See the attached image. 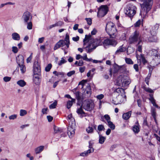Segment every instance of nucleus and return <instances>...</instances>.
Returning a JSON list of instances; mask_svg holds the SVG:
<instances>
[{
  "instance_id": "1",
  "label": "nucleus",
  "mask_w": 160,
  "mask_h": 160,
  "mask_svg": "<svg viewBox=\"0 0 160 160\" xmlns=\"http://www.w3.org/2000/svg\"><path fill=\"white\" fill-rule=\"evenodd\" d=\"M142 3L140 4L142 8L140 14L145 17L151 10L153 3V0H139Z\"/></svg>"
},
{
  "instance_id": "2",
  "label": "nucleus",
  "mask_w": 160,
  "mask_h": 160,
  "mask_svg": "<svg viewBox=\"0 0 160 160\" xmlns=\"http://www.w3.org/2000/svg\"><path fill=\"white\" fill-rule=\"evenodd\" d=\"M103 37H101L98 39H95V41L92 43H89L87 46L85 47L86 51L87 53H90L92 52L93 50L98 46L103 45Z\"/></svg>"
},
{
  "instance_id": "3",
  "label": "nucleus",
  "mask_w": 160,
  "mask_h": 160,
  "mask_svg": "<svg viewBox=\"0 0 160 160\" xmlns=\"http://www.w3.org/2000/svg\"><path fill=\"white\" fill-rule=\"evenodd\" d=\"M105 30L111 38H114L117 34V30L114 23L108 22L106 25Z\"/></svg>"
},
{
  "instance_id": "4",
  "label": "nucleus",
  "mask_w": 160,
  "mask_h": 160,
  "mask_svg": "<svg viewBox=\"0 0 160 160\" xmlns=\"http://www.w3.org/2000/svg\"><path fill=\"white\" fill-rule=\"evenodd\" d=\"M143 39L139 32L137 31H135L129 37L128 42L130 44H136L139 42L140 40H144Z\"/></svg>"
},
{
  "instance_id": "5",
  "label": "nucleus",
  "mask_w": 160,
  "mask_h": 160,
  "mask_svg": "<svg viewBox=\"0 0 160 160\" xmlns=\"http://www.w3.org/2000/svg\"><path fill=\"white\" fill-rule=\"evenodd\" d=\"M158 50V49H152L150 51L152 59L151 62L154 65H157L160 63V54Z\"/></svg>"
},
{
  "instance_id": "6",
  "label": "nucleus",
  "mask_w": 160,
  "mask_h": 160,
  "mask_svg": "<svg viewBox=\"0 0 160 160\" xmlns=\"http://www.w3.org/2000/svg\"><path fill=\"white\" fill-rule=\"evenodd\" d=\"M137 8L133 5L131 3L127 5L124 10L126 15L131 19L136 14Z\"/></svg>"
},
{
  "instance_id": "7",
  "label": "nucleus",
  "mask_w": 160,
  "mask_h": 160,
  "mask_svg": "<svg viewBox=\"0 0 160 160\" xmlns=\"http://www.w3.org/2000/svg\"><path fill=\"white\" fill-rule=\"evenodd\" d=\"M131 82L130 79H124L123 78L120 76L117 79L116 85L118 86L125 87L128 86Z\"/></svg>"
},
{
  "instance_id": "8",
  "label": "nucleus",
  "mask_w": 160,
  "mask_h": 160,
  "mask_svg": "<svg viewBox=\"0 0 160 160\" xmlns=\"http://www.w3.org/2000/svg\"><path fill=\"white\" fill-rule=\"evenodd\" d=\"M108 11V8L107 5H102L98 9V16L103 17L107 14Z\"/></svg>"
},
{
  "instance_id": "9",
  "label": "nucleus",
  "mask_w": 160,
  "mask_h": 160,
  "mask_svg": "<svg viewBox=\"0 0 160 160\" xmlns=\"http://www.w3.org/2000/svg\"><path fill=\"white\" fill-rule=\"evenodd\" d=\"M94 107V102L92 100L86 101L83 106V108L87 111L92 110L93 109Z\"/></svg>"
},
{
  "instance_id": "10",
  "label": "nucleus",
  "mask_w": 160,
  "mask_h": 160,
  "mask_svg": "<svg viewBox=\"0 0 160 160\" xmlns=\"http://www.w3.org/2000/svg\"><path fill=\"white\" fill-rule=\"evenodd\" d=\"M32 18L31 13L28 11H26L23 13L21 20L24 23H26L27 22L31 21Z\"/></svg>"
},
{
  "instance_id": "11",
  "label": "nucleus",
  "mask_w": 160,
  "mask_h": 160,
  "mask_svg": "<svg viewBox=\"0 0 160 160\" xmlns=\"http://www.w3.org/2000/svg\"><path fill=\"white\" fill-rule=\"evenodd\" d=\"M103 43V46L105 48L109 45L115 46L117 44V43L115 40L106 38H104Z\"/></svg>"
},
{
  "instance_id": "12",
  "label": "nucleus",
  "mask_w": 160,
  "mask_h": 160,
  "mask_svg": "<svg viewBox=\"0 0 160 160\" xmlns=\"http://www.w3.org/2000/svg\"><path fill=\"white\" fill-rule=\"evenodd\" d=\"M41 67L40 63L38 61L34 62L33 65V72L35 74H40Z\"/></svg>"
},
{
  "instance_id": "13",
  "label": "nucleus",
  "mask_w": 160,
  "mask_h": 160,
  "mask_svg": "<svg viewBox=\"0 0 160 160\" xmlns=\"http://www.w3.org/2000/svg\"><path fill=\"white\" fill-rule=\"evenodd\" d=\"M74 125L70 126L68 128L67 133L70 138H72L74 135L75 129L73 127Z\"/></svg>"
},
{
  "instance_id": "14",
  "label": "nucleus",
  "mask_w": 160,
  "mask_h": 160,
  "mask_svg": "<svg viewBox=\"0 0 160 160\" xmlns=\"http://www.w3.org/2000/svg\"><path fill=\"white\" fill-rule=\"evenodd\" d=\"M64 45H65V42L63 40H61L57 43L55 46L54 47L53 49L54 50H55L59 48L60 47H62Z\"/></svg>"
},
{
  "instance_id": "15",
  "label": "nucleus",
  "mask_w": 160,
  "mask_h": 160,
  "mask_svg": "<svg viewBox=\"0 0 160 160\" xmlns=\"http://www.w3.org/2000/svg\"><path fill=\"white\" fill-rule=\"evenodd\" d=\"M67 119L68 120L69 126L75 125V121L74 118L72 117V114H70L68 116Z\"/></svg>"
},
{
  "instance_id": "16",
  "label": "nucleus",
  "mask_w": 160,
  "mask_h": 160,
  "mask_svg": "<svg viewBox=\"0 0 160 160\" xmlns=\"http://www.w3.org/2000/svg\"><path fill=\"white\" fill-rule=\"evenodd\" d=\"M136 57L138 60H140V61L141 60L142 63L144 64H145L147 63V60L144 57V55L141 54L140 56L139 55L137 54L136 55Z\"/></svg>"
},
{
  "instance_id": "17",
  "label": "nucleus",
  "mask_w": 160,
  "mask_h": 160,
  "mask_svg": "<svg viewBox=\"0 0 160 160\" xmlns=\"http://www.w3.org/2000/svg\"><path fill=\"white\" fill-rule=\"evenodd\" d=\"M16 61L18 65L23 64L24 63V58L22 55H18L16 58Z\"/></svg>"
},
{
  "instance_id": "18",
  "label": "nucleus",
  "mask_w": 160,
  "mask_h": 160,
  "mask_svg": "<svg viewBox=\"0 0 160 160\" xmlns=\"http://www.w3.org/2000/svg\"><path fill=\"white\" fill-rule=\"evenodd\" d=\"M148 40L150 42H157L158 39L156 36L154 35V34H152L148 38Z\"/></svg>"
},
{
  "instance_id": "19",
  "label": "nucleus",
  "mask_w": 160,
  "mask_h": 160,
  "mask_svg": "<svg viewBox=\"0 0 160 160\" xmlns=\"http://www.w3.org/2000/svg\"><path fill=\"white\" fill-rule=\"evenodd\" d=\"M143 40H140L139 42H138V43L136 44V46L137 47V50L140 52H142V41Z\"/></svg>"
},
{
  "instance_id": "20",
  "label": "nucleus",
  "mask_w": 160,
  "mask_h": 160,
  "mask_svg": "<svg viewBox=\"0 0 160 160\" xmlns=\"http://www.w3.org/2000/svg\"><path fill=\"white\" fill-rule=\"evenodd\" d=\"M126 50V48L125 47H123V45H122L120 46L116 51L115 54H118L121 52H125Z\"/></svg>"
},
{
  "instance_id": "21",
  "label": "nucleus",
  "mask_w": 160,
  "mask_h": 160,
  "mask_svg": "<svg viewBox=\"0 0 160 160\" xmlns=\"http://www.w3.org/2000/svg\"><path fill=\"white\" fill-rule=\"evenodd\" d=\"M76 112L78 114L80 115V117L81 118L86 116L85 113L83 110L82 107L78 108Z\"/></svg>"
},
{
  "instance_id": "22",
  "label": "nucleus",
  "mask_w": 160,
  "mask_h": 160,
  "mask_svg": "<svg viewBox=\"0 0 160 160\" xmlns=\"http://www.w3.org/2000/svg\"><path fill=\"white\" fill-rule=\"evenodd\" d=\"M159 27L158 24H156L152 28V30H151V35L155 34L156 33V32L158 29Z\"/></svg>"
},
{
  "instance_id": "23",
  "label": "nucleus",
  "mask_w": 160,
  "mask_h": 160,
  "mask_svg": "<svg viewBox=\"0 0 160 160\" xmlns=\"http://www.w3.org/2000/svg\"><path fill=\"white\" fill-rule=\"evenodd\" d=\"M12 38L15 40L19 41L20 39L19 35L17 32H14L12 35Z\"/></svg>"
},
{
  "instance_id": "24",
  "label": "nucleus",
  "mask_w": 160,
  "mask_h": 160,
  "mask_svg": "<svg viewBox=\"0 0 160 160\" xmlns=\"http://www.w3.org/2000/svg\"><path fill=\"white\" fill-rule=\"evenodd\" d=\"M131 115V111H130L126 113H124L122 115V118L123 119L127 120L130 117Z\"/></svg>"
},
{
  "instance_id": "25",
  "label": "nucleus",
  "mask_w": 160,
  "mask_h": 160,
  "mask_svg": "<svg viewBox=\"0 0 160 160\" xmlns=\"http://www.w3.org/2000/svg\"><path fill=\"white\" fill-rule=\"evenodd\" d=\"M75 99H72L71 101L69 100L67 102V108L68 109H70L72 105L73 102H75Z\"/></svg>"
},
{
  "instance_id": "26",
  "label": "nucleus",
  "mask_w": 160,
  "mask_h": 160,
  "mask_svg": "<svg viewBox=\"0 0 160 160\" xmlns=\"http://www.w3.org/2000/svg\"><path fill=\"white\" fill-rule=\"evenodd\" d=\"M92 126V124H89V126L86 129V131L88 133H92L93 132L94 129Z\"/></svg>"
},
{
  "instance_id": "27",
  "label": "nucleus",
  "mask_w": 160,
  "mask_h": 160,
  "mask_svg": "<svg viewBox=\"0 0 160 160\" xmlns=\"http://www.w3.org/2000/svg\"><path fill=\"white\" fill-rule=\"evenodd\" d=\"M44 148V146H40L37 147L35 149V152L36 154H38L42 151Z\"/></svg>"
},
{
  "instance_id": "28",
  "label": "nucleus",
  "mask_w": 160,
  "mask_h": 160,
  "mask_svg": "<svg viewBox=\"0 0 160 160\" xmlns=\"http://www.w3.org/2000/svg\"><path fill=\"white\" fill-rule=\"evenodd\" d=\"M102 120L105 122L104 119L106 120L107 123L110 121V116L108 114L104 115L103 117L101 118Z\"/></svg>"
},
{
  "instance_id": "29",
  "label": "nucleus",
  "mask_w": 160,
  "mask_h": 160,
  "mask_svg": "<svg viewBox=\"0 0 160 160\" xmlns=\"http://www.w3.org/2000/svg\"><path fill=\"white\" fill-rule=\"evenodd\" d=\"M132 130L135 133H138L140 131V126L137 125H134L132 128Z\"/></svg>"
},
{
  "instance_id": "30",
  "label": "nucleus",
  "mask_w": 160,
  "mask_h": 160,
  "mask_svg": "<svg viewBox=\"0 0 160 160\" xmlns=\"http://www.w3.org/2000/svg\"><path fill=\"white\" fill-rule=\"evenodd\" d=\"M17 84L21 87H23L26 85V82L22 80L18 81L17 82Z\"/></svg>"
},
{
  "instance_id": "31",
  "label": "nucleus",
  "mask_w": 160,
  "mask_h": 160,
  "mask_svg": "<svg viewBox=\"0 0 160 160\" xmlns=\"http://www.w3.org/2000/svg\"><path fill=\"white\" fill-rule=\"evenodd\" d=\"M24 25H27V28L28 30H31L32 29V24L31 21L27 22L26 23H24Z\"/></svg>"
},
{
  "instance_id": "32",
  "label": "nucleus",
  "mask_w": 160,
  "mask_h": 160,
  "mask_svg": "<svg viewBox=\"0 0 160 160\" xmlns=\"http://www.w3.org/2000/svg\"><path fill=\"white\" fill-rule=\"evenodd\" d=\"M91 37L90 35H86L85 38L83 40V47H85L86 44L88 43V39H89Z\"/></svg>"
},
{
  "instance_id": "33",
  "label": "nucleus",
  "mask_w": 160,
  "mask_h": 160,
  "mask_svg": "<svg viewBox=\"0 0 160 160\" xmlns=\"http://www.w3.org/2000/svg\"><path fill=\"white\" fill-rule=\"evenodd\" d=\"M121 68V66H119L118 65L116 64L114 66L113 72L114 73H117Z\"/></svg>"
},
{
  "instance_id": "34",
  "label": "nucleus",
  "mask_w": 160,
  "mask_h": 160,
  "mask_svg": "<svg viewBox=\"0 0 160 160\" xmlns=\"http://www.w3.org/2000/svg\"><path fill=\"white\" fill-rule=\"evenodd\" d=\"M20 68V70L22 73H24L26 71V69L25 65H24L23 64L20 65H18Z\"/></svg>"
},
{
  "instance_id": "35",
  "label": "nucleus",
  "mask_w": 160,
  "mask_h": 160,
  "mask_svg": "<svg viewBox=\"0 0 160 160\" xmlns=\"http://www.w3.org/2000/svg\"><path fill=\"white\" fill-rule=\"evenodd\" d=\"M151 75V72H149L148 74L147 77L145 78V81L146 83L148 85H149V80L150 79Z\"/></svg>"
},
{
  "instance_id": "36",
  "label": "nucleus",
  "mask_w": 160,
  "mask_h": 160,
  "mask_svg": "<svg viewBox=\"0 0 160 160\" xmlns=\"http://www.w3.org/2000/svg\"><path fill=\"white\" fill-rule=\"evenodd\" d=\"M151 113L152 116L154 118L155 120H156V109L154 108H151Z\"/></svg>"
},
{
  "instance_id": "37",
  "label": "nucleus",
  "mask_w": 160,
  "mask_h": 160,
  "mask_svg": "<svg viewBox=\"0 0 160 160\" xmlns=\"http://www.w3.org/2000/svg\"><path fill=\"white\" fill-rule=\"evenodd\" d=\"M106 139V138L100 135L99 136V143L100 144H103Z\"/></svg>"
},
{
  "instance_id": "38",
  "label": "nucleus",
  "mask_w": 160,
  "mask_h": 160,
  "mask_svg": "<svg viewBox=\"0 0 160 160\" xmlns=\"http://www.w3.org/2000/svg\"><path fill=\"white\" fill-rule=\"evenodd\" d=\"M126 62L128 64H133L134 63L133 61L130 58H125V59Z\"/></svg>"
},
{
  "instance_id": "39",
  "label": "nucleus",
  "mask_w": 160,
  "mask_h": 160,
  "mask_svg": "<svg viewBox=\"0 0 160 160\" xmlns=\"http://www.w3.org/2000/svg\"><path fill=\"white\" fill-rule=\"evenodd\" d=\"M57 104V101H55L52 104L49 106V108L51 109L55 108H56Z\"/></svg>"
},
{
  "instance_id": "40",
  "label": "nucleus",
  "mask_w": 160,
  "mask_h": 160,
  "mask_svg": "<svg viewBox=\"0 0 160 160\" xmlns=\"http://www.w3.org/2000/svg\"><path fill=\"white\" fill-rule=\"evenodd\" d=\"M107 123L109 127L110 128L114 130L115 129V126L112 122L110 121Z\"/></svg>"
},
{
  "instance_id": "41",
  "label": "nucleus",
  "mask_w": 160,
  "mask_h": 160,
  "mask_svg": "<svg viewBox=\"0 0 160 160\" xmlns=\"http://www.w3.org/2000/svg\"><path fill=\"white\" fill-rule=\"evenodd\" d=\"M53 74L55 75L58 76L59 75H62V77H63L64 75V73L62 72H57L56 71H54L53 72Z\"/></svg>"
},
{
  "instance_id": "42",
  "label": "nucleus",
  "mask_w": 160,
  "mask_h": 160,
  "mask_svg": "<svg viewBox=\"0 0 160 160\" xmlns=\"http://www.w3.org/2000/svg\"><path fill=\"white\" fill-rule=\"evenodd\" d=\"M91 150H88L86 151H85L83 152H82L80 154V155L82 156H85L88 155V154L90 153Z\"/></svg>"
},
{
  "instance_id": "43",
  "label": "nucleus",
  "mask_w": 160,
  "mask_h": 160,
  "mask_svg": "<svg viewBox=\"0 0 160 160\" xmlns=\"http://www.w3.org/2000/svg\"><path fill=\"white\" fill-rule=\"evenodd\" d=\"M33 82L35 84L39 85L40 82L39 78L33 79Z\"/></svg>"
},
{
  "instance_id": "44",
  "label": "nucleus",
  "mask_w": 160,
  "mask_h": 160,
  "mask_svg": "<svg viewBox=\"0 0 160 160\" xmlns=\"http://www.w3.org/2000/svg\"><path fill=\"white\" fill-rule=\"evenodd\" d=\"M54 129L55 133H58L59 132L60 133L62 131L61 129H60L59 128L57 127H56L55 126H54Z\"/></svg>"
},
{
  "instance_id": "45",
  "label": "nucleus",
  "mask_w": 160,
  "mask_h": 160,
  "mask_svg": "<svg viewBox=\"0 0 160 160\" xmlns=\"http://www.w3.org/2000/svg\"><path fill=\"white\" fill-rule=\"evenodd\" d=\"M150 98H149V100L151 101L152 104L154 103L155 102L156 100L154 98L153 95L152 94H149Z\"/></svg>"
},
{
  "instance_id": "46",
  "label": "nucleus",
  "mask_w": 160,
  "mask_h": 160,
  "mask_svg": "<svg viewBox=\"0 0 160 160\" xmlns=\"http://www.w3.org/2000/svg\"><path fill=\"white\" fill-rule=\"evenodd\" d=\"M52 65L51 63L48 64L45 68V70L46 72H49L51 68Z\"/></svg>"
},
{
  "instance_id": "47",
  "label": "nucleus",
  "mask_w": 160,
  "mask_h": 160,
  "mask_svg": "<svg viewBox=\"0 0 160 160\" xmlns=\"http://www.w3.org/2000/svg\"><path fill=\"white\" fill-rule=\"evenodd\" d=\"M27 113V111L21 109L20 111V115L21 116H22L25 115Z\"/></svg>"
},
{
  "instance_id": "48",
  "label": "nucleus",
  "mask_w": 160,
  "mask_h": 160,
  "mask_svg": "<svg viewBox=\"0 0 160 160\" xmlns=\"http://www.w3.org/2000/svg\"><path fill=\"white\" fill-rule=\"evenodd\" d=\"M85 20L87 21L88 24L89 25H91L92 23V20L90 18H86Z\"/></svg>"
},
{
  "instance_id": "49",
  "label": "nucleus",
  "mask_w": 160,
  "mask_h": 160,
  "mask_svg": "<svg viewBox=\"0 0 160 160\" xmlns=\"http://www.w3.org/2000/svg\"><path fill=\"white\" fill-rule=\"evenodd\" d=\"M80 93L79 92L77 91L75 93L76 96V98L78 100H80L81 98Z\"/></svg>"
},
{
  "instance_id": "50",
  "label": "nucleus",
  "mask_w": 160,
  "mask_h": 160,
  "mask_svg": "<svg viewBox=\"0 0 160 160\" xmlns=\"http://www.w3.org/2000/svg\"><path fill=\"white\" fill-rule=\"evenodd\" d=\"M17 114H13L10 116L9 117V118L10 120H14L17 118Z\"/></svg>"
},
{
  "instance_id": "51",
  "label": "nucleus",
  "mask_w": 160,
  "mask_h": 160,
  "mask_svg": "<svg viewBox=\"0 0 160 160\" xmlns=\"http://www.w3.org/2000/svg\"><path fill=\"white\" fill-rule=\"evenodd\" d=\"M66 62L67 61H66L65 59H64L63 58H61V60H60V62L58 63V65L59 66H61L62 64L66 63Z\"/></svg>"
},
{
  "instance_id": "52",
  "label": "nucleus",
  "mask_w": 160,
  "mask_h": 160,
  "mask_svg": "<svg viewBox=\"0 0 160 160\" xmlns=\"http://www.w3.org/2000/svg\"><path fill=\"white\" fill-rule=\"evenodd\" d=\"M87 80H83L79 82L78 85H82V88H83V87L85 83L87 82Z\"/></svg>"
},
{
  "instance_id": "53",
  "label": "nucleus",
  "mask_w": 160,
  "mask_h": 160,
  "mask_svg": "<svg viewBox=\"0 0 160 160\" xmlns=\"http://www.w3.org/2000/svg\"><path fill=\"white\" fill-rule=\"evenodd\" d=\"M12 51L14 53H16L18 51V49L17 47L15 46H13L12 48Z\"/></svg>"
},
{
  "instance_id": "54",
  "label": "nucleus",
  "mask_w": 160,
  "mask_h": 160,
  "mask_svg": "<svg viewBox=\"0 0 160 160\" xmlns=\"http://www.w3.org/2000/svg\"><path fill=\"white\" fill-rule=\"evenodd\" d=\"M3 80L6 82L9 81L11 79V78L10 77L6 76L3 78Z\"/></svg>"
},
{
  "instance_id": "55",
  "label": "nucleus",
  "mask_w": 160,
  "mask_h": 160,
  "mask_svg": "<svg viewBox=\"0 0 160 160\" xmlns=\"http://www.w3.org/2000/svg\"><path fill=\"white\" fill-rule=\"evenodd\" d=\"M75 73V71L74 70H72L71 71H70L69 72H68L67 75L68 77H71L72 75L74 74Z\"/></svg>"
},
{
  "instance_id": "56",
  "label": "nucleus",
  "mask_w": 160,
  "mask_h": 160,
  "mask_svg": "<svg viewBox=\"0 0 160 160\" xmlns=\"http://www.w3.org/2000/svg\"><path fill=\"white\" fill-rule=\"evenodd\" d=\"M141 24V21L140 20H138L134 24L135 27L139 26Z\"/></svg>"
},
{
  "instance_id": "57",
  "label": "nucleus",
  "mask_w": 160,
  "mask_h": 160,
  "mask_svg": "<svg viewBox=\"0 0 160 160\" xmlns=\"http://www.w3.org/2000/svg\"><path fill=\"white\" fill-rule=\"evenodd\" d=\"M89 149L88 150H90V153L93 152L94 151V149L92 147V144H91L89 142Z\"/></svg>"
},
{
  "instance_id": "58",
  "label": "nucleus",
  "mask_w": 160,
  "mask_h": 160,
  "mask_svg": "<svg viewBox=\"0 0 160 160\" xmlns=\"http://www.w3.org/2000/svg\"><path fill=\"white\" fill-rule=\"evenodd\" d=\"M64 42H66V43L69 42V36L67 34L66 35L65 38Z\"/></svg>"
},
{
  "instance_id": "59",
  "label": "nucleus",
  "mask_w": 160,
  "mask_h": 160,
  "mask_svg": "<svg viewBox=\"0 0 160 160\" xmlns=\"http://www.w3.org/2000/svg\"><path fill=\"white\" fill-rule=\"evenodd\" d=\"M104 129V126L102 125H100L98 126V129L99 131H102Z\"/></svg>"
},
{
  "instance_id": "60",
  "label": "nucleus",
  "mask_w": 160,
  "mask_h": 160,
  "mask_svg": "<svg viewBox=\"0 0 160 160\" xmlns=\"http://www.w3.org/2000/svg\"><path fill=\"white\" fill-rule=\"evenodd\" d=\"M32 53L29 56V57H28L27 59V62L28 63L29 62H31V60L32 58Z\"/></svg>"
},
{
  "instance_id": "61",
  "label": "nucleus",
  "mask_w": 160,
  "mask_h": 160,
  "mask_svg": "<svg viewBox=\"0 0 160 160\" xmlns=\"http://www.w3.org/2000/svg\"><path fill=\"white\" fill-rule=\"evenodd\" d=\"M56 27L57 26H60L62 25L63 24L62 22L61 21H59L55 23Z\"/></svg>"
},
{
  "instance_id": "62",
  "label": "nucleus",
  "mask_w": 160,
  "mask_h": 160,
  "mask_svg": "<svg viewBox=\"0 0 160 160\" xmlns=\"http://www.w3.org/2000/svg\"><path fill=\"white\" fill-rule=\"evenodd\" d=\"M120 38L122 40H124L126 39V34L124 33L121 36Z\"/></svg>"
},
{
  "instance_id": "63",
  "label": "nucleus",
  "mask_w": 160,
  "mask_h": 160,
  "mask_svg": "<svg viewBox=\"0 0 160 160\" xmlns=\"http://www.w3.org/2000/svg\"><path fill=\"white\" fill-rule=\"evenodd\" d=\"M137 103L138 106L140 107H141L142 106V101L141 99H138L137 100Z\"/></svg>"
},
{
  "instance_id": "64",
  "label": "nucleus",
  "mask_w": 160,
  "mask_h": 160,
  "mask_svg": "<svg viewBox=\"0 0 160 160\" xmlns=\"http://www.w3.org/2000/svg\"><path fill=\"white\" fill-rule=\"evenodd\" d=\"M97 98L99 100H101L104 97V95L102 94H100L97 96Z\"/></svg>"
}]
</instances>
